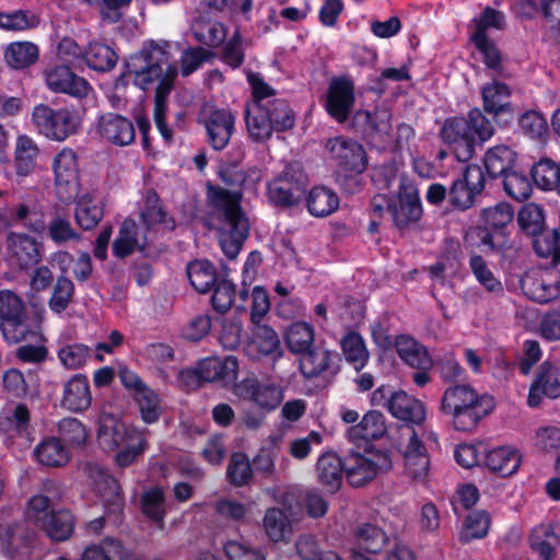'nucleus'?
Wrapping results in <instances>:
<instances>
[{
  "label": "nucleus",
  "mask_w": 560,
  "mask_h": 560,
  "mask_svg": "<svg viewBox=\"0 0 560 560\" xmlns=\"http://www.w3.org/2000/svg\"><path fill=\"white\" fill-rule=\"evenodd\" d=\"M58 499L59 494L57 491L51 495L40 493L32 497L28 501L27 518L39 527L44 522L50 518V515L58 512L56 511Z\"/></svg>",
  "instance_id": "nucleus-45"
},
{
  "label": "nucleus",
  "mask_w": 560,
  "mask_h": 560,
  "mask_svg": "<svg viewBox=\"0 0 560 560\" xmlns=\"http://www.w3.org/2000/svg\"><path fill=\"white\" fill-rule=\"evenodd\" d=\"M34 456L39 464L48 467H62L70 459L68 448L57 438H48L42 441L35 447Z\"/></svg>",
  "instance_id": "nucleus-36"
},
{
  "label": "nucleus",
  "mask_w": 560,
  "mask_h": 560,
  "mask_svg": "<svg viewBox=\"0 0 560 560\" xmlns=\"http://www.w3.org/2000/svg\"><path fill=\"white\" fill-rule=\"evenodd\" d=\"M355 103L354 83L346 75L334 77L326 93L325 109L339 124H346Z\"/></svg>",
  "instance_id": "nucleus-9"
},
{
  "label": "nucleus",
  "mask_w": 560,
  "mask_h": 560,
  "mask_svg": "<svg viewBox=\"0 0 560 560\" xmlns=\"http://www.w3.org/2000/svg\"><path fill=\"white\" fill-rule=\"evenodd\" d=\"M56 192L60 201L69 203L79 196L77 155L71 149H62L54 159Z\"/></svg>",
  "instance_id": "nucleus-11"
},
{
  "label": "nucleus",
  "mask_w": 560,
  "mask_h": 560,
  "mask_svg": "<svg viewBox=\"0 0 560 560\" xmlns=\"http://www.w3.org/2000/svg\"><path fill=\"white\" fill-rule=\"evenodd\" d=\"M357 545L366 552H380L388 540L385 532L373 524L364 523L355 528Z\"/></svg>",
  "instance_id": "nucleus-49"
},
{
  "label": "nucleus",
  "mask_w": 560,
  "mask_h": 560,
  "mask_svg": "<svg viewBox=\"0 0 560 560\" xmlns=\"http://www.w3.org/2000/svg\"><path fill=\"white\" fill-rule=\"evenodd\" d=\"M306 205L312 215L324 218L338 209L339 198L331 189L317 186L310 191Z\"/></svg>",
  "instance_id": "nucleus-39"
},
{
  "label": "nucleus",
  "mask_w": 560,
  "mask_h": 560,
  "mask_svg": "<svg viewBox=\"0 0 560 560\" xmlns=\"http://www.w3.org/2000/svg\"><path fill=\"white\" fill-rule=\"evenodd\" d=\"M0 425L9 433L28 434V408L23 404L16 405L12 410H8L4 416L0 417Z\"/></svg>",
  "instance_id": "nucleus-62"
},
{
  "label": "nucleus",
  "mask_w": 560,
  "mask_h": 560,
  "mask_svg": "<svg viewBox=\"0 0 560 560\" xmlns=\"http://www.w3.org/2000/svg\"><path fill=\"white\" fill-rule=\"evenodd\" d=\"M45 77L51 91L66 93L78 98L85 97L91 89L85 79L74 74L67 66H56L48 69Z\"/></svg>",
  "instance_id": "nucleus-20"
},
{
  "label": "nucleus",
  "mask_w": 560,
  "mask_h": 560,
  "mask_svg": "<svg viewBox=\"0 0 560 560\" xmlns=\"http://www.w3.org/2000/svg\"><path fill=\"white\" fill-rule=\"evenodd\" d=\"M388 211L398 229H406L420 220L422 206L418 189L411 180L400 178L397 200L388 205Z\"/></svg>",
  "instance_id": "nucleus-10"
},
{
  "label": "nucleus",
  "mask_w": 560,
  "mask_h": 560,
  "mask_svg": "<svg viewBox=\"0 0 560 560\" xmlns=\"http://www.w3.org/2000/svg\"><path fill=\"white\" fill-rule=\"evenodd\" d=\"M226 480L234 487H244L253 479L254 470L248 456L243 452L233 453L226 467Z\"/></svg>",
  "instance_id": "nucleus-47"
},
{
  "label": "nucleus",
  "mask_w": 560,
  "mask_h": 560,
  "mask_svg": "<svg viewBox=\"0 0 560 560\" xmlns=\"http://www.w3.org/2000/svg\"><path fill=\"white\" fill-rule=\"evenodd\" d=\"M74 215L82 229L91 230L102 220L103 209L94 203L90 196H83L77 203Z\"/></svg>",
  "instance_id": "nucleus-64"
},
{
  "label": "nucleus",
  "mask_w": 560,
  "mask_h": 560,
  "mask_svg": "<svg viewBox=\"0 0 560 560\" xmlns=\"http://www.w3.org/2000/svg\"><path fill=\"white\" fill-rule=\"evenodd\" d=\"M560 397V364L545 361L538 369L536 378L529 388L528 405L537 407L541 397Z\"/></svg>",
  "instance_id": "nucleus-19"
},
{
  "label": "nucleus",
  "mask_w": 560,
  "mask_h": 560,
  "mask_svg": "<svg viewBox=\"0 0 560 560\" xmlns=\"http://www.w3.org/2000/svg\"><path fill=\"white\" fill-rule=\"evenodd\" d=\"M494 408L492 397L479 395L469 384L450 385L443 393L440 410L451 417L457 431H471Z\"/></svg>",
  "instance_id": "nucleus-3"
},
{
  "label": "nucleus",
  "mask_w": 560,
  "mask_h": 560,
  "mask_svg": "<svg viewBox=\"0 0 560 560\" xmlns=\"http://www.w3.org/2000/svg\"><path fill=\"white\" fill-rule=\"evenodd\" d=\"M308 178L301 163L292 162L268 185L270 200L280 207L298 205L305 195Z\"/></svg>",
  "instance_id": "nucleus-7"
},
{
  "label": "nucleus",
  "mask_w": 560,
  "mask_h": 560,
  "mask_svg": "<svg viewBox=\"0 0 560 560\" xmlns=\"http://www.w3.org/2000/svg\"><path fill=\"white\" fill-rule=\"evenodd\" d=\"M208 197L218 223L219 243L229 259H235L249 234V222L241 208L242 194L210 186Z\"/></svg>",
  "instance_id": "nucleus-2"
},
{
  "label": "nucleus",
  "mask_w": 560,
  "mask_h": 560,
  "mask_svg": "<svg viewBox=\"0 0 560 560\" xmlns=\"http://www.w3.org/2000/svg\"><path fill=\"white\" fill-rule=\"evenodd\" d=\"M330 159L345 171L361 174L368 165V155L361 143L355 140L336 137L326 143Z\"/></svg>",
  "instance_id": "nucleus-12"
},
{
  "label": "nucleus",
  "mask_w": 560,
  "mask_h": 560,
  "mask_svg": "<svg viewBox=\"0 0 560 560\" xmlns=\"http://www.w3.org/2000/svg\"><path fill=\"white\" fill-rule=\"evenodd\" d=\"M4 59L12 69H25L38 59V48L31 42H14L5 48Z\"/></svg>",
  "instance_id": "nucleus-43"
},
{
  "label": "nucleus",
  "mask_w": 560,
  "mask_h": 560,
  "mask_svg": "<svg viewBox=\"0 0 560 560\" xmlns=\"http://www.w3.org/2000/svg\"><path fill=\"white\" fill-rule=\"evenodd\" d=\"M441 137L447 143L456 159L467 162L475 153L476 139L469 131V125L464 117L447 118L441 129Z\"/></svg>",
  "instance_id": "nucleus-13"
},
{
  "label": "nucleus",
  "mask_w": 560,
  "mask_h": 560,
  "mask_svg": "<svg viewBox=\"0 0 560 560\" xmlns=\"http://www.w3.org/2000/svg\"><path fill=\"white\" fill-rule=\"evenodd\" d=\"M518 8L526 16L541 12L549 30L560 34V0H522Z\"/></svg>",
  "instance_id": "nucleus-33"
},
{
  "label": "nucleus",
  "mask_w": 560,
  "mask_h": 560,
  "mask_svg": "<svg viewBox=\"0 0 560 560\" xmlns=\"http://www.w3.org/2000/svg\"><path fill=\"white\" fill-rule=\"evenodd\" d=\"M140 220L149 233L154 232L156 225H163L168 230L175 228V221L168 218L161 205L159 195L153 189L148 190L145 194L144 206L140 212Z\"/></svg>",
  "instance_id": "nucleus-30"
},
{
  "label": "nucleus",
  "mask_w": 560,
  "mask_h": 560,
  "mask_svg": "<svg viewBox=\"0 0 560 560\" xmlns=\"http://www.w3.org/2000/svg\"><path fill=\"white\" fill-rule=\"evenodd\" d=\"M10 220L13 224H21L31 232L43 234L46 230V222L43 214L36 211L35 207L26 203H19L10 210Z\"/></svg>",
  "instance_id": "nucleus-51"
},
{
  "label": "nucleus",
  "mask_w": 560,
  "mask_h": 560,
  "mask_svg": "<svg viewBox=\"0 0 560 560\" xmlns=\"http://www.w3.org/2000/svg\"><path fill=\"white\" fill-rule=\"evenodd\" d=\"M45 232L48 237L58 245L81 238L80 233L74 230L69 218L58 212L46 223Z\"/></svg>",
  "instance_id": "nucleus-54"
},
{
  "label": "nucleus",
  "mask_w": 560,
  "mask_h": 560,
  "mask_svg": "<svg viewBox=\"0 0 560 560\" xmlns=\"http://www.w3.org/2000/svg\"><path fill=\"white\" fill-rule=\"evenodd\" d=\"M202 382L221 381L231 384L237 378L238 362L234 355L224 359L218 357L206 358L197 364Z\"/></svg>",
  "instance_id": "nucleus-23"
},
{
  "label": "nucleus",
  "mask_w": 560,
  "mask_h": 560,
  "mask_svg": "<svg viewBox=\"0 0 560 560\" xmlns=\"http://www.w3.org/2000/svg\"><path fill=\"white\" fill-rule=\"evenodd\" d=\"M395 348L399 358L413 369L430 370L433 365L427 348L409 336H398Z\"/></svg>",
  "instance_id": "nucleus-26"
},
{
  "label": "nucleus",
  "mask_w": 560,
  "mask_h": 560,
  "mask_svg": "<svg viewBox=\"0 0 560 560\" xmlns=\"http://www.w3.org/2000/svg\"><path fill=\"white\" fill-rule=\"evenodd\" d=\"M288 349L295 354H302L314 347V329L306 323H294L285 334Z\"/></svg>",
  "instance_id": "nucleus-48"
},
{
  "label": "nucleus",
  "mask_w": 560,
  "mask_h": 560,
  "mask_svg": "<svg viewBox=\"0 0 560 560\" xmlns=\"http://www.w3.org/2000/svg\"><path fill=\"white\" fill-rule=\"evenodd\" d=\"M261 109L276 131L282 132L294 126L295 117L285 100L267 101Z\"/></svg>",
  "instance_id": "nucleus-44"
},
{
  "label": "nucleus",
  "mask_w": 560,
  "mask_h": 560,
  "mask_svg": "<svg viewBox=\"0 0 560 560\" xmlns=\"http://www.w3.org/2000/svg\"><path fill=\"white\" fill-rule=\"evenodd\" d=\"M38 154V148L35 142L26 137L20 136L15 149V168L19 176L25 177L35 168V159Z\"/></svg>",
  "instance_id": "nucleus-50"
},
{
  "label": "nucleus",
  "mask_w": 560,
  "mask_h": 560,
  "mask_svg": "<svg viewBox=\"0 0 560 560\" xmlns=\"http://www.w3.org/2000/svg\"><path fill=\"white\" fill-rule=\"evenodd\" d=\"M560 164H556L551 160H540L532 167V177L535 184L545 190H555L559 184Z\"/></svg>",
  "instance_id": "nucleus-61"
},
{
  "label": "nucleus",
  "mask_w": 560,
  "mask_h": 560,
  "mask_svg": "<svg viewBox=\"0 0 560 560\" xmlns=\"http://www.w3.org/2000/svg\"><path fill=\"white\" fill-rule=\"evenodd\" d=\"M97 442L106 452L119 450L115 457L119 467L131 465L147 447V440L142 431L128 428L112 413L101 415Z\"/></svg>",
  "instance_id": "nucleus-4"
},
{
  "label": "nucleus",
  "mask_w": 560,
  "mask_h": 560,
  "mask_svg": "<svg viewBox=\"0 0 560 560\" xmlns=\"http://www.w3.org/2000/svg\"><path fill=\"white\" fill-rule=\"evenodd\" d=\"M0 328L3 338L11 343L33 334L25 303L10 290L0 291Z\"/></svg>",
  "instance_id": "nucleus-6"
},
{
  "label": "nucleus",
  "mask_w": 560,
  "mask_h": 560,
  "mask_svg": "<svg viewBox=\"0 0 560 560\" xmlns=\"http://www.w3.org/2000/svg\"><path fill=\"white\" fill-rule=\"evenodd\" d=\"M237 390L241 396L268 411L276 409L283 400L281 386L269 381L260 382L256 377L244 378L237 385Z\"/></svg>",
  "instance_id": "nucleus-18"
},
{
  "label": "nucleus",
  "mask_w": 560,
  "mask_h": 560,
  "mask_svg": "<svg viewBox=\"0 0 560 560\" xmlns=\"http://www.w3.org/2000/svg\"><path fill=\"white\" fill-rule=\"evenodd\" d=\"M343 465L347 481L352 487L360 488L371 482L380 471L388 470L392 460L385 453H375L370 457L350 453L345 456Z\"/></svg>",
  "instance_id": "nucleus-8"
},
{
  "label": "nucleus",
  "mask_w": 560,
  "mask_h": 560,
  "mask_svg": "<svg viewBox=\"0 0 560 560\" xmlns=\"http://www.w3.org/2000/svg\"><path fill=\"white\" fill-rule=\"evenodd\" d=\"M235 117L226 109H214L205 120L208 141L215 151L223 150L234 131Z\"/></svg>",
  "instance_id": "nucleus-22"
},
{
  "label": "nucleus",
  "mask_w": 560,
  "mask_h": 560,
  "mask_svg": "<svg viewBox=\"0 0 560 560\" xmlns=\"http://www.w3.org/2000/svg\"><path fill=\"white\" fill-rule=\"evenodd\" d=\"M525 294L533 301L544 304L560 295V273L547 270L536 278H528L523 282Z\"/></svg>",
  "instance_id": "nucleus-24"
},
{
  "label": "nucleus",
  "mask_w": 560,
  "mask_h": 560,
  "mask_svg": "<svg viewBox=\"0 0 560 560\" xmlns=\"http://www.w3.org/2000/svg\"><path fill=\"white\" fill-rule=\"evenodd\" d=\"M489 526V514L486 511H474L467 516L459 539L463 542H469L472 539L482 538L487 535Z\"/></svg>",
  "instance_id": "nucleus-63"
},
{
  "label": "nucleus",
  "mask_w": 560,
  "mask_h": 560,
  "mask_svg": "<svg viewBox=\"0 0 560 560\" xmlns=\"http://www.w3.org/2000/svg\"><path fill=\"white\" fill-rule=\"evenodd\" d=\"M430 460L423 443L412 432L405 451V468L413 480H423L429 472Z\"/></svg>",
  "instance_id": "nucleus-32"
},
{
  "label": "nucleus",
  "mask_w": 560,
  "mask_h": 560,
  "mask_svg": "<svg viewBox=\"0 0 560 560\" xmlns=\"http://www.w3.org/2000/svg\"><path fill=\"white\" fill-rule=\"evenodd\" d=\"M246 126L249 137L256 142L268 140L275 130L262 109L256 107L247 109Z\"/></svg>",
  "instance_id": "nucleus-60"
},
{
  "label": "nucleus",
  "mask_w": 560,
  "mask_h": 560,
  "mask_svg": "<svg viewBox=\"0 0 560 560\" xmlns=\"http://www.w3.org/2000/svg\"><path fill=\"white\" fill-rule=\"evenodd\" d=\"M170 48L168 42L148 40L125 60L126 74L132 77L136 86L147 91L156 84L153 117L167 142L172 141L173 132L165 122L166 103L178 74L177 65L170 62Z\"/></svg>",
  "instance_id": "nucleus-1"
},
{
  "label": "nucleus",
  "mask_w": 560,
  "mask_h": 560,
  "mask_svg": "<svg viewBox=\"0 0 560 560\" xmlns=\"http://www.w3.org/2000/svg\"><path fill=\"white\" fill-rule=\"evenodd\" d=\"M95 130L102 141L116 145L127 147L135 141L136 129L133 122L117 113H105L97 119Z\"/></svg>",
  "instance_id": "nucleus-15"
},
{
  "label": "nucleus",
  "mask_w": 560,
  "mask_h": 560,
  "mask_svg": "<svg viewBox=\"0 0 560 560\" xmlns=\"http://www.w3.org/2000/svg\"><path fill=\"white\" fill-rule=\"evenodd\" d=\"M339 354L331 350L313 347L300 354L299 366L301 374L306 380L319 376H335L339 372Z\"/></svg>",
  "instance_id": "nucleus-17"
},
{
  "label": "nucleus",
  "mask_w": 560,
  "mask_h": 560,
  "mask_svg": "<svg viewBox=\"0 0 560 560\" xmlns=\"http://www.w3.org/2000/svg\"><path fill=\"white\" fill-rule=\"evenodd\" d=\"M386 432L384 415L376 410H371L364 415L359 424L348 430L351 440H377Z\"/></svg>",
  "instance_id": "nucleus-37"
},
{
  "label": "nucleus",
  "mask_w": 560,
  "mask_h": 560,
  "mask_svg": "<svg viewBox=\"0 0 560 560\" xmlns=\"http://www.w3.org/2000/svg\"><path fill=\"white\" fill-rule=\"evenodd\" d=\"M517 222L523 232L532 236L537 235L544 231V211L536 203H526L518 212Z\"/></svg>",
  "instance_id": "nucleus-59"
},
{
  "label": "nucleus",
  "mask_w": 560,
  "mask_h": 560,
  "mask_svg": "<svg viewBox=\"0 0 560 560\" xmlns=\"http://www.w3.org/2000/svg\"><path fill=\"white\" fill-rule=\"evenodd\" d=\"M32 119L42 135L56 141H65L75 133L81 125L80 114L74 108L54 109L46 104L34 107Z\"/></svg>",
  "instance_id": "nucleus-5"
},
{
  "label": "nucleus",
  "mask_w": 560,
  "mask_h": 560,
  "mask_svg": "<svg viewBox=\"0 0 560 560\" xmlns=\"http://www.w3.org/2000/svg\"><path fill=\"white\" fill-rule=\"evenodd\" d=\"M529 546L541 560H553L560 547V535L552 524H540L533 529Z\"/></svg>",
  "instance_id": "nucleus-28"
},
{
  "label": "nucleus",
  "mask_w": 560,
  "mask_h": 560,
  "mask_svg": "<svg viewBox=\"0 0 560 560\" xmlns=\"http://www.w3.org/2000/svg\"><path fill=\"white\" fill-rule=\"evenodd\" d=\"M190 284L200 293L209 292L218 282L217 269L209 260H195L187 266Z\"/></svg>",
  "instance_id": "nucleus-40"
},
{
  "label": "nucleus",
  "mask_w": 560,
  "mask_h": 560,
  "mask_svg": "<svg viewBox=\"0 0 560 560\" xmlns=\"http://www.w3.org/2000/svg\"><path fill=\"white\" fill-rule=\"evenodd\" d=\"M510 96L511 89L503 82L493 80L485 84L481 89L485 113L491 115L498 124H508L515 114Z\"/></svg>",
  "instance_id": "nucleus-16"
},
{
  "label": "nucleus",
  "mask_w": 560,
  "mask_h": 560,
  "mask_svg": "<svg viewBox=\"0 0 560 560\" xmlns=\"http://www.w3.org/2000/svg\"><path fill=\"white\" fill-rule=\"evenodd\" d=\"M138 404L141 419L148 423L156 422L162 415V406L159 395L150 387L142 388L133 396Z\"/></svg>",
  "instance_id": "nucleus-56"
},
{
  "label": "nucleus",
  "mask_w": 560,
  "mask_h": 560,
  "mask_svg": "<svg viewBox=\"0 0 560 560\" xmlns=\"http://www.w3.org/2000/svg\"><path fill=\"white\" fill-rule=\"evenodd\" d=\"M340 347L346 361L353 365L357 371H361L369 362L370 353L359 332H347L340 340Z\"/></svg>",
  "instance_id": "nucleus-38"
},
{
  "label": "nucleus",
  "mask_w": 560,
  "mask_h": 560,
  "mask_svg": "<svg viewBox=\"0 0 560 560\" xmlns=\"http://www.w3.org/2000/svg\"><path fill=\"white\" fill-rule=\"evenodd\" d=\"M388 411L397 419L420 424L425 419L424 405L404 390L389 394Z\"/></svg>",
  "instance_id": "nucleus-25"
},
{
  "label": "nucleus",
  "mask_w": 560,
  "mask_h": 560,
  "mask_svg": "<svg viewBox=\"0 0 560 560\" xmlns=\"http://www.w3.org/2000/svg\"><path fill=\"white\" fill-rule=\"evenodd\" d=\"M534 237L535 253L541 258L550 259L551 268L556 267L560 262V233L557 230L541 231Z\"/></svg>",
  "instance_id": "nucleus-46"
},
{
  "label": "nucleus",
  "mask_w": 560,
  "mask_h": 560,
  "mask_svg": "<svg viewBox=\"0 0 560 560\" xmlns=\"http://www.w3.org/2000/svg\"><path fill=\"white\" fill-rule=\"evenodd\" d=\"M8 249L21 269L34 267L42 260V244L25 233H9Z\"/></svg>",
  "instance_id": "nucleus-21"
},
{
  "label": "nucleus",
  "mask_w": 560,
  "mask_h": 560,
  "mask_svg": "<svg viewBox=\"0 0 560 560\" xmlns=\"http://www.w3.org/2000/svg\"><path fill=\"white\" fill-rule=\"evenodd\" d=\"M154 232H147L144 225L138 224L132 219H126L118 232V236L113 243V254L118 258H126L135 250L148 255V247L152 241Z\"/></svg>",
  "instance_id": "nucleus-14"
},
{
  "label": "nucleus",
  "mask_w": 560,
  "mask_h": 560,
  "mask_svg": "<svg viewBox=\"0 0 560 560\" xmlns=\"http://www.w3.org/2000/svg\"><path fill=\"white\" fill-rule=\"evenodd\" d=\"M74 295V283L66 275L57 278L52 285L51 295L48 300L50 311L60 314L72 303Z\"/></svg>",
  "instance_id": "nucleus-53"
},
{
  "label": "nucleus",
  "mask_w": 560,
  "mask_h": 560,
  "mask_svg": "<svg viewBox=\"0 0 560 560\" xmlns=\"http://www.w3.org/2000/svg\"><path fill=\"white\" fill-rule=\"evenodd\" d=\"M91 401L90 385L85 376L78 374L66 383L61 401L65 408L79 412L86 410Z\"/></svg>",
  "instance_id": "nucleus-29"
},
{
  "label": "nucleus",
  "mask_w": 560,
  "mask_h": 560,
  "mask_svg": "<svg viewBox=\"0 0 560 560\" xmlns=\"http://www.w3.org/2000/svg\"><path fill=\"white\" fill-rule=\"evenodd\" d=\"M485 464L499 476L509 477L518 469L521 455L511 447H497L486 454Z\"/></svg>",
  "instance_id": "nucleus-34"
},
{
  "label": "nucleus",
  "mask_w": 560,
  "mask_h": 560,
  "mask_svg": "<svg viewBox=\"0 0 560 560\" xmlns=\"http://www.w3.org/2000/svg\"><path fill=\"white\" fill-rule=\"evenodd\" d=\"M345 458L341 459L334 452H326L319 456L316 463V471L319 482L331 493L336 492L342 482L345 472Z\"/></svg>",
  "instance_id": "nucleus-27"
},
{
  "label": "nucleus",
  "mask_w": 560,
  "mask_h": 560,
  "mask_svg": "<svg viewBox=\"0 0 560 560\" xmlns=\"http://www.w3.org/2000/svg\"><path fill=\"white\" fill-rule=\"evenodd\" d=\"M191 33L197 42L208 47L220 46L226 37L225 27L221 23L203 18L194 20Z\"/></svg>",
  "instance_id": "nucleus-41"
},
{
  "label": "nucleus",
  "mask_w": 560,
  "mask_h": 560,
  "mask_svg": "<svg viewBox=\"0 0 560 560\" xmlns=\"http://www.w3.org/2000/svg\"><path fill=\"white\" fill-rule=\"evenodd\" d=\"M118 56L108 45L102 43H90L86 47L83 62L89 68L98 72H108L116 66Z\"/></svg>",
  "instance_id": "nucleus-42"
},
{
  "label": "nucleus",
  "mask_w": 560,
  "mask_h": 560,
  "mask_svg": "<svg viewBox=\"0 0 560 560\" xmlns=\"http://www.w3.org/2000/svg\"><path fill=\"white\" fill-rule=\"evenodd\" d=\"M39 528L45 530L51 540H67L73 532V517L66 510H59L56 514L50 515Z\"/></svg>",
  "instance_id": "nucleus-52"
},
{
  "label": "nucleus",
  "mask_w": 560,
  "mask_h": 560,
  "mask_svg": "<svg viewBox=\"0 0 560 560\" xmlns=\"http://www.w3.org/2000/svg\"><path fill=\"white\" fill-rule=\"evenodd\" d=\"M392 113L388 109H376L368 131V140L386 145L393 141Z\"/></svg>",
  "instance_id": "nucleus-57"
},
{
  "label": "nucleus",
  "mask_w": 560,
  "mask_h": 560,
  "mask_svg": "<svg viewBox=\"0 0 560 560\" xmlns=\"http://www.w3.org/2000/svg\"><path fill=\"white\" fill-rule=\"evenodd\" d=\"M32 540V533L21 524L0 526L1 551L10 559L23 553Z\"/></svg>",
  "instance_id": "nucleus-31"
},
{
  "label": "nucleus",
  "mask_w": 560,
  "mask_h": 560,
  "mask_svg": "<svg viewBox=\"0 0 560 560\" xmlns=\"http://www.w3.org/2000/svg\"><path fill=\"white\" fill-rule=\"evenodd\" d=\"M470 269L478 280V282L490 293L494 295H502L504 292L503 284L497 277L493 275L491 269L485 259L475 255L470 258L469 261Z\"/></svg>",
  "instance_id": "nucleus-55"
},
{
  "label": "nucleus",
  "mask_w": 560,
  "mask_h": 560,
  "mask_svg": "<svg viewBox=\"0 0 560 560\" xmlns=\"http://www.w3.org/2000/svg\"><path fill=\"white\" fill-rule=\"evenodd\" d=\"M516 153L508 145H495L489 149L483 158L485 167L490 177L505 176L514 166Z\"/></svg>",
  "instance_id": "nucleus-35"
},
{
  "label": "nucleus",
  "mask_w": 560,
  "mask_h": 560,
  "mask_svg": "<svg viewBox=\"0 0 560 560\" xmlns=\"http://www.w3.org/2000/svg\"><path fill=\"white\" fill-rule=\"evenodd\" d=\"M264 528L272 541H280L290 532V522L284 512L278 508H270L264 516Z\"/></svg>",
  "instance_id": "nucleus-58"
}]
</instances>
